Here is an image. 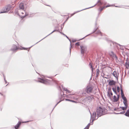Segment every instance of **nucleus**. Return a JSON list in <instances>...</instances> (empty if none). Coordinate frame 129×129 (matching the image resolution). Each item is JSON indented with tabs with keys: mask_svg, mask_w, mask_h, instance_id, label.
<instances>
[{
	"mask_svg": "<svg viewBox=\"0 0 129 129\" xmlns=\"http://www.w3.org/2000/svg\"><path fill=\"white\" fill-rule=\"evenodd\" d=\"M107 109L104 108H102L101 107L98 108L96 110V112L94 111L92 114H91L90 112L91 115V119H92V122L94 120H96L99 117L105 114H106V111Z\"/></svg>",
	"mask_w": 129,
	"mask_h": 129,
	"instance_id": "1",
	"label": "nucleus"
},
{
	"mask_svg": "<svg viewBox=\"0 0 129 129\" xmlns=\"http://www.w3.org/2000/svg\"><path fill=\"white\" fill-rule=\"evenodd\" d=\"M106 4V1L105 0H98V2H97V3H96V4H95L94 6H92L91 7H89V8H86V9H83V10H80V11H78L76 12H74V13L72 14V15L71 16V17L72 16L74 15L75 13H77L78 12H79L80 11H82L93 7H94L95 6H96L97 4H98V6H101V5H105Z\"/></svg>",
	"mask_w": 129,
	"mask_h": 129,
	"instance_id": "2",
	"label": "nucleus"
},
{
	"mask_svg": "<svg viewBox=\"0 0 129 129\" xmlns=\"http://www.w3.org/2000/svg\"><path fill=\"white\" fill-rule=\"evenodd\" d=\"M38 80L37 81L38 82H40L44 84H48L50 82V80L46 79H42L38 78Z\"/></svg>",
	"mask_w": 129,
	"mask_h": 129,
	"instance_id": "3",
	"label": "nucleus"
},
{
	"mask_svg": "<svg viewBox=\"0 0 129 129\" xmlns=\"http://www.w3.org/2000/svg\"><path fill=\"white\" fill-rule=\"evenodd\" d=\"M93 87L90 85H88L86 87L85 90L88 94L92 93V92Z\"/></svg>",
	"mask_w": 129,
	"mask_h": 129,
	"instance_id": "4",
	"label": "nucleus"
},
{
	"mask_svg": "<svg viewBox=\"0 0 129 129\" xmlns=\"http://www.w3.org/2000/svg\"><path fill=\"white\" fill-rule=\"evenodd\" d=\"M12 6L11 5H7L4 9V10L3 11L1 12L0 13H7L10 11L12 8Z\"/></svg>",
	"mask_w": 129,
	"mask_h": 129,
	"instance_id": "5",
	"label": "nucleus"
},
{
	"mask_svg": "<svg viewBox=\"0 0 129 129\" xmlns=\"http://www.w3.org/2000/svg\"><path fill=\"white\" fill-rule=\"evenodd\" d=\"M94 99V98L92 96H90L86 97L83 100V101L85 102H86L87 103L90 102L92 100Z\"/></svg>",
	"mask_w": 129,
	"mask_h": 129,
	"instance_id": "6",
	"label": "nucleus"
},
{
	"mask_svg": "<svg viewBox=\"0 0 129 129\" xmlns=\"http://www.w3.org/2000/svg\"><path fill=\"white\" fill-rule=\"evenodd\" d=\"M58 97L59 98L58 99L59 100V101L58 102L57 104L55 105L53 109H54V108L57 105L58 103H59L61 101H63L64 100L65 98V96H64L63 95L61 94H60L59 95Z\"/></svg>",
	"mask_w": 129,
	"mask_h": 129,
	"instance_id": "7",
	"label": "nucleus"
},
{
	"mask_svg": "<svg viewBox=\"0 0 129 129\" xmlns=\"http://www.w3.org/2000/svg\"><path fill=\"white\" fill-rule=\"evenodd\" d=\"M81 48V53L82 54H84L86 51V46H80Z\"/></svg>",
	"mask_w": 129,
	"mask_h": 129,
	"instance_id": "8",
	"label": "nucleus"
},
{
	"mask_svg": "<svg viewBox=\"0 0 129 129\" xmlns=\"http://www.w3.org/2000/svg\"><path fill=\"white\" fill-rule=\"evenodd\" d=\"M62 89H63L64 90L66 91V93L70 92V91L67 88L63 87L61 85V86H59V89H60V90H61Z\"/></svg>",
	"mask_w": 129,
	"mask_h": 129,
	"instance_id": "9",
	"label": "nucleus"
},
{
	"mask_svg": "<svg viewBox=\"0 0 129 129\" xmlns=\"http://www.w3.org/2000/svg\"><path fill=\"white\" fill-rule=\"evenodd\" d=\"M62 89H63L64 90L66 91V93L70 92V91L67 88L63 87L61 85V86H59V89H60V90H61Z\"/></svg>",
	"mask_w": 129,
	"mask_h": 129,
	"instance_id": "10",
	"label": "nucleus"
},
{
	"mask_svg": "<svg viewBox=\"0 0 129 129\" xmlns=\"http://www.w3.org/2000/svg\"><path fill=\"white\" fill-rule=\"evenodd\" d=\"M107 93V96L110 98L111 97L110 95L111 96L113 95V93L112 92L111 88H108Z\"/></svg>",
	"mask_w": 129,
	"mask_h": 129,
	"instance_id": "11",
	"label": "nucleus"
},
{
	"mask_svg": "<svg viewBox=\"0 0 129 129\" xmlns=\"http://www.w3.org/2000/svg\"><path fill=\"white\" fill-rule=\"evenodd\" d=\"M18 49L17 46L15 45H13L11 49V50L13 51H16Z\"/></svg>",
	"mask_w": 129,
	"mask_h": 129,
	"instance_id": "12",
	"label": "nucleus"
},
{
	"mask_svg": "<svg viewBox=\"0 0 129 129\" xmlns=\"http://www.w3.org/2000/svg\"><path fill=\"white\" fill-rule=\"evenodd\" d=\"M121 85H120V90H121V97L122 98V99L123 98H125V97L124 96V94L123 93V89L122 88V87L121 86Z\"/></svg>",
	"mask_w": 129,
	"mask_h": 129,
	"instance_id": "13",
	"label": "nucleus"
},
{
	"mask_svg": "<svg viewBox=\"0 0 129 129\" xmlns=\"http://www.w3.org/2000/svg\"><path fill=\"white\" fill-rule=\"evenodd\" d=\"M21 122L20 121H18V123L16 124L15 126V129H17L18 128L20 127V126L21 124Z\"/></svg>",
	"mask_w": 129,
	"mask_h": 129,
	"instance_id": "14",
	"label": "nucleus"
},
{
	"mask_svg": "<svg viewBox=\"0 0 129 129\" xmlns=\"http://www.w3.org/2000/svg\"><path fill=\"white\" fill-rule=\"evenodd\" d=\"M19 10L20 9L24 10V8L23 4V3H20L19 5Z\"/></svg>",
	"mask_w": 129,
	"mask_h": 129,
	"instance_id": "15",
	"label": "nucleus"
},
{
	"mask_svg": "<svg viewBox=\"0 0 129 129\" xmlns=\"http://www.w3.org/2000/svg\"><path fill=\"white\" fill-rule=\"evenodd\" d=\"M115 82L113 80H110L109 82V84L110 86L115 85Z\"/></svg>",
	"mask_w": 129,
	"mask_h": 129,
	"instance_id": "16",
	"label": "nucleus"
},
{
	"mask_svg": "<svg viewBox=\"0 0 129 129\" xmlns=\"http://www.w3.org/2000/svg\"><path fill=\"white\" fill-rule=\"evenodd\" d=\"M113 75L116 78L117 80H118V77L117 75V72L115 71H114L113 73Z\"/></svg>",
	"mask_w": 129,
	"mask_h": 129,
	"instance_id": "17",
	"label": "nucleus"
},
{
	"mask_svg": "<svg viewBox=\"0 0 129 129\" xmlns=\"http://www.w3.org/2000/svg\"><path fill=\"white\" fill-rule=\"evenodd\" d=\"M127 60H128V58H127L126 60V62H125V66L127 69H128L129 67V62L127 61Z\"/></svg>",
	"mask_w": 129,
	"mask_h": 129,
	"instance_id": "18",
	"label": "nucleus"
},
{
	"mask_svg": "<svg viewBox=\"0 0 129 129\" xmlns=\"http://www.w3.org/2000/svg\"><path fill=\"white\" fill-rule=\"evenodd\" d=\"M110 6V5H109V6L107 5V6H106V7L103 6L102 7H100V8L99 9V11L100 12H101L105 8H106L108 7H109Z\"/></svg>",
	"mask_w": 129,
	"mask_h": 129,
	"instance_id": "19",
	"label": "nucleus"
},
{
	"mask_svg": "<svg viewBox=\"0 0 129 129\" xmlns=\"http://www.w3.org/2000/svg\"><path fill=\"white\" fill-rule=\"evenodd\" d=\"M66 97L67 98L71 99H74V97L73 95H72L71 94H69V95H66Z\"/></svg>",
	"mask_w": 129,
	"mask_h": 129,
	"instance_id": "20",
	"label": "nucleus"
},
{
	"mask_svg": "<svg viewBox=\"0 0 129 129\" xmlns=\"http://www.w3.org/2000/svg\"><path fill=\"white\" fill-rule=\"evenodd\" d=\"M98 29V28H94V30H93V31L92 32V33H90L86 36H85V37H83V38L80 39V40H82L83 39H84L85 37H86L87 36H89V35H90V34H93V33H94V32H95V31H96Z\"/></svg>",
	"mask_w": 129,
	"mask_h": 129,
	"instance_id": "21",
	"label": "nucleus"
},
{
	"mask_svg": "<svg viewBox=\"0 0 129 129\" xmlns=\"http://www.w3.org/2000/svg\"><path fill=\"white\" fill-rule=\"evenodd\" d=\"M58 31V30H56V29H55L51 33H50V34H49L48 35H47V36H46V37H44V38L43 39H42V40H40V41H39V42H37V43H36V44H37V43H38L39 42H40V41H42V40L43 39H45V38L46 37H47V36H49V35H50L51 34H52V33H53L55 31Z\"/></svg>",
	"mask_w": 129,
	"mask_h": 129,
	"instance_id": "22",
	"label": "nucleus"
},
{
	"mask_svg": "<svg viewBox=\"0 0 129 129\" xmlns=\"http://www.w3.org/2000/svg\"><path fill=\"white\" fill-rule=\"evenodd\" d=\"M58 31V30H56V29H55L51 33H50V34H49L48 35H47V36H46V37H44V38L43 39H42V40H40V41H39V42H37V43H36V44H37V43H38L39 42H40V41H42V40L43 39H45V38L46 37H47V36H49V35H50L51 34H52V33H53L55 31Z\"/></svg>",
	"mask_w": 129,
	"mask_h": 129,
	"instance_id": "23",
	"label": "nucleus"
},
{
	"mask_svg": "<svg viewBox=\"0 0 129 129\" xmlns=\"http://www.w3.org/2000/svg\"><path fill=\"white\" fill-rule=\"evenodd\" d=\"M25 14L24 15L21 16V18H23L24 17H25V16H28L29 15L28 13L26 12L25 11Z\"/></svg>",
	"mask_w": 129,
	"mask_h": 129,
	"instance_id": "24",
	"label": "nucleus"
},
{
	"mask_svg": "<svg viewBox=\"0 0 129 129\" xmlns=\"http://www.w3.org/2000/svg\"><path fill=\"white\" fill-rule=\"evenodd\" d=\"M64 36H66V37L69 40V41H70V42L71 47H70V54H71V47H72L71 41L70 40V39H69L68 37L66 35H65V34H64Z\"/></svg>",
	"mask_w": 129,
	"mask_h": 129,
	"instance_id": "25",
	"label": "nucleus"
},
{
	"mask_svg": "<svg viewBox=\"0 0 129 129\" xmlns=\"http://www.w3.org/2000/svg\"><path fill=\"white\" fill-rule=\"evenodd\" d=\"M109 54L112 57H114L115 55L113 51L110 52Z\"/></svg>",
	"mask_w": 129,
	"mask_h": 129,
	"instance_id": "26",
	"label": "nucleus"
},
{
	"mask_svg": "<svg viewBox=\"0 0 129 129\" xmlns=\"http://www.w3.org/2000/svg\"><path fill=\"white\" fill-rule=\"evenodd\" d=\"M96 34L98 35H99L101 36H102V33L99 30L98 31L97 30L96 31Z\"/></svg>",
	"mask_w": 129,
	"mask_h": 129,
	"instance_id": "27",
	"label": "nucleus"
},
{
	"mask_svg": "<svg viewBox=\"0 0 129 129\" xmlns=\"http://www.w3.org/2000/svg\"><path fill=\"white\" fill-rule=\"evenodd\" d=\"M124 115L127 116H129V109L127 110L125 113V114Z\"/></svg>",
	"mask_w": 129,
	"mask_h": 129,
	"instance_id": "28",
	"label": "nucleus"
},
{
	"mask_svg": "<svg viewBox=\"0 0 129 129\" xmlns=\"http://www.w3.org/2000/svg\"><path fill=\"white\" fill-rule=\"evenodd\" d=\"M99 67L98 68H99ZM96 77H98L99 76V68L96 69Z\"/></svg>",
	"mask_w": 129,
	"mask_h": 129,
	"instance_id": "29",
	"label": "nucleus"
},
{
	"mask_svg": "<svg viewBox=\"0 0 129 129\" xmlns=\"http://www.w3.org/2000/svg\"><path fill=\"white\" fill-rule=\"evenodd\" d=\"M120 108H121L122 110L124 111L126 110L127 108V107H119Z\"/></svg>",
	"mask_w": 129,
	"mask_h": 129,
	"instance_id": "30",
	"label": "nucleus"
},
{
	"mask_svg": "<svg viewBox=\"0 0 129 129\" xmlns=\"http://www.w3.org/2000/svg\"><path fill=\"white\" fill-rule=\"evenodd\" d=\"M114 102H117L118 101V99H117L116 98V96L114 95Z\"/></svg>",
	"mask_w": 129,
	"mask_h": 129,
	"instance_id": "31",
	"label": "nucleus"
},
{
	"mask_svg": "<svg viewBox=\"0 0 129 129\" xmlns=\"http://www.w3.org/2000/svg\"><path fill=\"white\" fill-rule=\"evenodd\" d=\"M89 65L90 67V68H91V71H92V72H93V68L92 67L91 64L90 63L89 64Z\"/></svg>",
	"mask_w": 129,
	"mask_h": 129,
	"instance_id": "32",
	"label": "nucleus"
},
{
	"mask_svg": "<svg viewBox=\"0 0 129 129\" xmlns=\"http://www.w3.org/2000/svg\"><path fill=\"white\" fill-rule=\"evenodd\" d=\"M112 89L113 90V91L116 94H117V93L116 92V88H114V87H113L112 88Z\"/></svg>",
	"mask_w": 129,
	"mask_h": 129,
	"instance_id": "33",
	"label": "nucleus"
},
{
	"mask_svg": "<svg viewBox=\"0 0 129 129\" xmlns=\"http://www.w3.org/2000/svg\"><path fill=\"white\" fill-rule=\"evenodd\" d=\"M90 125V123H89L87 126L84 129H88Z\"/></svg>",
	"mask_w": 129,
	"mask_h": 129,
	"instance_id": "34",
	"label": "nucleus"
},
{
	"mask_svg": "<svg viewBox=\"0 0 129 129\" xmlns=\"http://www.w3.org/2000/svg\"><path fill=\"white\" fill-rule=\"evenodd\" d=\"M122 99L123 100V102H127V99L126 97L124 98H122Z\"/></svg>",
	"mask_w": 129,
	"mask_h": 129,
	"instance_id": "35",
	"label": "nucleus"
},
{
	"mask_svg": "<svg viewBox=\"0 0 129 129\" xmlns=\"http://www.w3.org/2000/svg\"><path fill=\"white\" fill-rule=\"evenodd\" d=\"M124 104V105L127 108L128 107V104H127V102H123Z\"/></svg>",
	"mask_w": 129,
	"mask_h": 129,
	"instance_id": "36",
	"label": "nucleus"
},
{
	"mask_svg": "<svg viewBox=\"0 0 129 129\" xmlns=\"http://www.w3.org/2000/svg\"><path fill=\"white\" fill-rule=\"evenodd\" d=\"M65 100L66 101H71V102H75V103L77 102H76V101H74L71 100H70L69 99H65Z\"/></svg>",
	"mask_w": 129,
	"mask_h": 129,
	"instance_id": "37",
	"label": "nucleus"
},
{
	"mask_svg": "<svg viewBox=\"0 0 129 129\" xmlns=\"http://www.w3.org/2000/svg\"><path fill=\"white\" fill-rule=\"evenodd\" d=\"M34 15H35V14L34 13H30L29 15V17H32Z\"/></svg>",
	"mask_w": 129,
	"mask_h": 129,
	"instance_id": "38",
	"label": "nucleus"
},
{
	"mask_svg": "<svg viewBox=\"0 0 129 129\" xmlns=\"http://www.w3.org/2000/svg\"><path fill=\"white\" fill-rule=\"evenodd\" d=\"M117 91L118 92L120 91V87L119 86H117Z\"/></svg>",
	"mask_w": 129,
	"mask_h": 129,
	"instance_id": "39",
	"label": "nucleus"
},
{
	"mask_svg": "<svg viewBox=\"0 0 129 129\" xmlns=\"http://www.w3.org/2000/svg\"><path fill=\"white\" fill-rule=\"evenodd\" d=\"M120 109V108H115L114 109V110L115 111H118V110Z\"/></svg>",
	"mask_w": 129,
	"mask_h": 129,
	"instance_id": "40",
	"label": "nucleus"
},
{
	"mask_svg": "<svg viewBox=\"0 0 129 129\" xmlns=\"http://www.w3.org/2000/svg\"><path fill=\"white\" fill-rule=\"evenodd\" d=\"M15 12L16 14L17 15H19V14L17 10H16L15 11Z\"/></svg>",
	"mask_w": 129,
	"mask_h": 129,
	"instance_id": "41",
	"label": "nucleus"
},
{
	"mask_svg": "<svg viewBox=\"0 0 129 129\" xmlns=\"http://www.w3.org/2000/svg\"><path fill=\"white\" fill-rule=\"evenodd\" d=\"M125 112V111H123L119 113V114H123Z\"/></svg>",
	"mask_w": 129,
	"mask_h": 129,
	"instance_id": "42",
	"label": "nucleus"
},
{
	"mask_svg": "<svg viewBox=\"0 0 129 129\" xmlns=\"http://www.w3.org/2000/svg\"><path fill=\"white\" fill-rule=\"evenodd\" d=\"M115 57V60H117V56H116L115 55L114 56Z\"/></svg>",
	"mask_w": 129,
	"mask_h": 129,
	"instance_id": "43",
	"label": "nucleus"
},
{
	"mask_svg": "<svg viewBox=\"0 0 129 129\" xmlns=\"http://www.w3.org/2000/svg\"><path fill=\"white\" fill-rule=\"evenodd\" d=\"M25 10H24V11H23V12H21V13L22 14H24V13H25Z\"/></svg>",
	"mask_w": 129,
	"mask_h": 129,
	"instance_id": "44",
	"label": "nucleus"
},
{
	"mask_svg": "<svg viewBox=\"0 0 129 129\" xmlns=\"http://www.w3.org/2000/svg\"><path fill=\"white\" fill-rule=\"evenodd\" d=\"M75 45H76L79 46V42H77L75 44Z\"/></svg>",
	"mask_w": 129,
	"mask_h": 129,
	"instance_id": "45",
	"label": "nucleus"
},
{
	"mask_svg": "<svg viewBox=\"0 0 129 129\" xmlns=\"http://www.w3.org/2000/svg\"><path fill=\"white\" fill-rule=\"evenodd\" d=\"M4 80H5V81L6 83H7V81L6 80L5 78L4 77Z\"/></svg>",
	"mask_w": 129,
	"mask_h": 129,
	"instance_id": "46",
	"label": "nucleus"
},
{
	"mask_svg": "<svg viewBox=\"0 0 129 129\" xmlns=\"http://www.w3.org/2000/svg\"><path fill=\"white\" fill-rule=\"evenodd\" d=\"M120 95H117V99H118V100L119 99Z\"/></svg>",
	"mask_w": 129,
	"mask_h": 129,
	"instance_id": "47",
	"label": "nucleus"
},
{
	"mask_svg": "<svg viewBox=\"0 0 129 129\" xmlns=\"http://www.w3.org/2000/svg\"><path fill=\"white\" fill-rule=\"evenodd\" d=\"M113 113L115 114H119V113H116L115 112H114Z\"/></svg>",
	"mask_w": 129,
	"mask_h": 129,
	"instance_id": "48",
	"label": "nucleus"
},
{
	"mask_svg": "<svg viewBox=\"0 0 129 129\" xmlns=\"http://www.w3.org/2000/svg\"><path fill=\"white\" fill-rule=\"evenodd\" d=\"M75 41H76L74 40H73L72 41V42H75Z\"/></svg>",
	"mask_w": 129,
	"mask_h": 129,
	"instance_id": "49",
	"label": "nucleus"
},
{
	"mask_svg": "<svg viewBox=\"0 0 129 129\" xmlns=\"http://www.w3.org/2000/svg\"><path fill=\"white\" fill-rule=\"evenodd\" d=\"M119 109L118 110V111H121L122 110L121 109Z\"/></svg>",
	"mask_w": 129,
	"mask_h": 129,
	"instance_id": "50",
	"label": "nucleus"
},
{
	"mask_svg": "<svg viewBox=\"0 0 129 129\" xmlns=\"http://www.w3.org/2000/svg\"><path fill=\"white\" fill-rule=\"evenodd\" d=\"M29 121H25V122H23V123H26V122H29Z\"/></svg>",
	"mask_w": 129,
	"mask_h": 129,
	"instance_id": "51",
	"label": "nucleus"
},
{
	"mask_svg": "<svg viewBox=\"0 0 129 129\" xmlns=\"http://www.w3.org/2000/svg\"><path fill=\"white\" fill-rule=\"evenodd\" d=\"M69 18V17L68 16V17L67 18V19L66 20V21H67L68 19Z\"/></svg>",
	"mask_w": 129,
	"mask_h": 129,
	"instance_id": "52",
	"label": "nucleus"
},
{
	"mask_svg": "<svg viewBox=\"0 0 129 129\" xmlns=\"http://www.w3.org/2000/svg\"><path fill=\"white\" fill-rule=\"evenodd\" d=\"M115 7H117V6H115Z\"/></svg>",
	"mask_w": 129,
	"mask_h": 129,
	"instance_id": "53",
	"label": "nucleus"
},
{
	"mask_svg": "<svg viewBox=\"0 0 129 129\" xmlns=\"http://www.w3.org/2000/svg\"><path fill=\"white\" fill-rule=\"evenodd\" d=\"M0 93L2 95H3V94H2L1 93Z\"/></svg>",
	"mask_w": 129,
	"mask_h": 129,
	"instance_id": "54",
	"label": "nucleus"
},
{
	"mask_svg": "<svg viewBox=\"0 0 129 129\" xmlns=\"http://www.w3.org/2000/svg\"><path fill=\"white\" fill-rule=\"evenodd\" d=\"M23 49H25V48H24Z\"/></svg>",
	"mask_w": 129,
	"mask_h": 129,
	"instance_id": "55",
	"label": "nucleus"
},
{
	"mask_svg": "<svg viewBox=\"0 0 129 129\" xmlns=\"http://www.w3.org/2000/svg\"><path fill=\"white\" fill-rule=\"evenodd\" d=\"M62 29V27H61V29Z\"/></svg>",
	"mask_w": 129,
	"mask_h": 129,
	"instance_id": "56",
	"label": "nucleus"
},
{
	"mask_svg": "<svg viewBox=\"0 0 129 129\" xmlns=\"http://www.w3.org/2000/svg\"><path fill=\"white\" fill-rule=\"evenodd\" d=\"M62 34H63V35H64V34H63V33H62Z\"/></svg>",
	"mask_w": 129,
	"mask_h": 129,
	"instance_id": "57",
	"label": "nucleus"
},
{
	"mask_svg": "<svg viewBox=\"0 0 129 129\" xmlns=\"http://www.w3.org/2000/svg\"><path fill=\"white\" fill-rule=\"evenodd\" d=\"M96 25V23H95V25Z\"/></svg>",
	"mask_w": 129,
	"mask_h": 129,
	"instance_id": "58",
	"label": "nucleus"
},
{
	"mask_svg": "<svg viewBox=\"0 0 129 129\" xmlns=\"http://www.w3.org/2000/svg\"><path fill=\"white\" fill-rule=\"evenodd\" d=\"M48 6H49V5H47Z\"/></svg>",
	"mask_w": 129,
	"mask_h": 129,
	"instance_id": "59",
	"label": "nucleus"
},
{
	"mask_svg": "<svg viewBox=\"0 0 129 129\" xmlns=\"http://www.w3.org/2000/svg\"><path fill=\"white\" fill-rule=\"evenodd\" d=\"M128 117H129V116H128Z\"/></svg>",
	"mask_w": 129,
	"mask_h": 129,
	"instance_id": "60",
	"label": "nucleus"
}]
</instances>
